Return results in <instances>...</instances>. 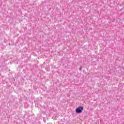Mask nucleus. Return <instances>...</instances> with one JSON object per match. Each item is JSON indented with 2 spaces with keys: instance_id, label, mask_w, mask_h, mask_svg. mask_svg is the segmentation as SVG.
<instances>
[{
  "instance_id": "obj_3",
  "label": "nucleus",
  "mask_w": 124,
  "mask_h": 124,
  "mask_svg": "<svg viewBox=\"0 0 124 124\" xmlns=\"http://www.w3.org/2000/svg\"><path fill=\"white\" fill-rule=\"evenodd\" d=\"M43 121L44 122H45V123H46V119H45V118H43Z\"/></svg>"
},
{
  "instance_id": "obj_1",
  "label": "nucleus",
  "mask_w": 124,
  "mask_h": 124,
  "mask_svg": "<svg viewBox=\"0 0 124 124\" xmlns=\"http://www.w3.org/2000/svg\"><path fill=\"white\" fill-rule=\"evenodd\" d=\"M83 109H84V108H83L82 107H79L76 109V113H78V114H80V113H82Z\"/></svg>"
},
{
  "instance_id": "obj_2",
  "label": "nucleus",
  "mask_w": 124,
  "mask_h": 124,
  "mask_svg": "<svg viewBox=\"0 0 124 124\" xmlns=\"http://www.w3.org/2000/svg\"><path fill=\"white\" fill-rule=\"evenodd\" d=\"M81 70H82V66H80L79 67V71H81Z\"/></svg>"
}]
</instances>
